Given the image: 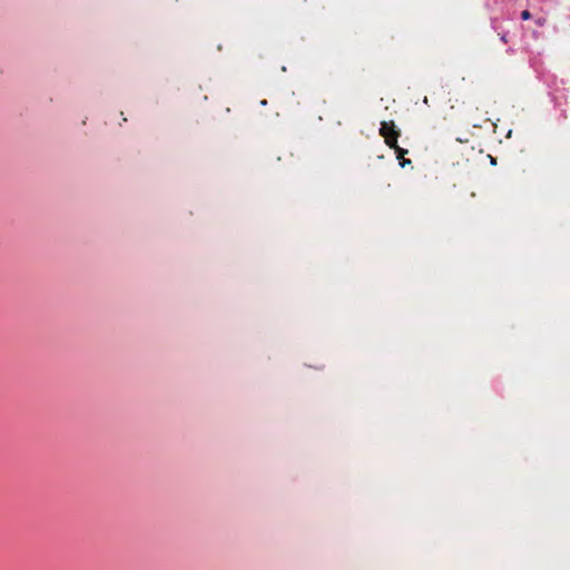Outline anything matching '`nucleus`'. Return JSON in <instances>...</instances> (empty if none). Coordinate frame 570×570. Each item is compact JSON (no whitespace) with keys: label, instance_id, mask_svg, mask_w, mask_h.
<instances>
[{"label":"nucleus","instance_id":"1","mask_svg":"<svg viewBox=\"0 0 570 570\" xmlns=\"http://www.w3.org/2000/svg\"><path fill=\"white\" fill-rule=\"evenodd\" d=\"M380 135L384 138L389 147H394L397 142L400 131L396 129L394 121H382L380 127Z\"/></svg>","mask_w":570,"mask_h":570},{"label":"nucleus","instance_id":"2","mask_svg":"<svg viewBox=\"0 0 570 570\" xmlns=\"http://www.w3.org/2000/svg\"><path fill=\"white\" fill-rule=\"evenodd\" d=\"M392 149H394L395 154H396V158L400 160V166L401 167H405L406 165L411 164V160L410 159H406L404 158V156L407 154V150L404 149V148H401L397 142L395 144L394 147H391Z\"/></svg>","mask_w":570,"mask_h":570},{"label":"nucleus","instance_id":"3","mask_svg":"<svg viewBox=\"0 0 570 570\" xmlns=\"http://www.w3.org/2000/svg\"><path fill=\"white\" fill-rule=\"evenodd\" d=\"M521 18H522L523 20H529V19L531 18V13H530V11H529V10H523V11L521 12Z\"/></svg>","mask_w":570,"mask_h":570},{"label":"nucleus","instance_id":"4","mask_svg":"<svg viewBox=\"0 0 570 570\" xmlns=\"http://www.w3.org/2000/svg\"><path fill=\"white\" fill-rule=\"evenodd\" d=\"M546 21H547L546 18H539V19L535 20V23L539 27H542V26H544Z\"/></svg>","mask_w":570,"mask_h":570}]
</instances>
